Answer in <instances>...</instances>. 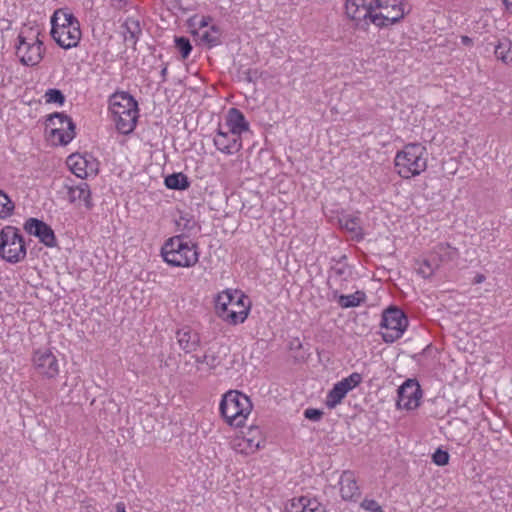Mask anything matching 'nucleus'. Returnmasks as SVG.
I'll return each mask as SVG.
<instances>
[{"instance_id": "nucleus-1", "label": "nucleus", "mask_w": 512, "mask_h": 512, "mask_svg": "<svg viewBox=\"0 0 512 512\" xmlns=\"http://www.w3.org/2000/svg\"><path fill=\"white\" fill-rule=\"evenodd\" d=\"M215 311L223 321L237 325L248 317L250 302L243 292L226 289L215 298Z\"/></svg>"}, {"instance_id": "nucleus-2", "label": "nucleus", "mask_w": 512, "mask_h": 512, "mask_svg": "<svg viewBox=\"0 0 512 512\" xmlns=\"http://www.w3.org/2000/svg\"><path fill=\"white\" fill-rule=\"evenodd\" d=\"M51 36L64 49L76 47L81 40V29L78 19L67 8L54 11L50 19Z\"/></svg>"}, {"instance_id": "nucleus-3", "label": "nucleus", "mask_w": 512, "mask_h": 512, "mask_svg": "<svg viewBox=\"0 0 512 512\" xmlns=\"http://www.w3.org/2000/svg\"><path fill=\"white\" fill-rule=\"evenodd\" d=\"M109 110L119 133L127 135L134 131L139 110L137 101L129 93H114L109 98Z\"/></svg>"}, {"instance_id": "nucleus-4", "label": "nucleus", "mask_w": 512, "mask_h": 512, "mask_svg": "<svg viewBox=\"0 0 512 512\" xmlns=\"http://www.w3.org/2000/svg\"><path fill=\"white\" fill-rule=\"evenodd\" d=\"M161 256L168 265L173 267H193L199 260L197 244L183 234L166 240L161 248Z\"/></svg>"}, {"instance_id": "nucleus-5", "label": "nucleus", "mask_w": 512, "mask_h": 512, "mask_svg": "<svg viewBox=\"0 0 512 512\" xmlns=\"http://www.w3.org/2000/svg\"><path fill=\"white\" fill-rule=\"evenodd\" d=\"M250 398L242 392L230 390L221 399L219 411L225 422L232 427H242L252 411Z\"/></svg>"}, {"instance_id": "nucleus-6", "label": "nucleus", "mask_w": 512, "mask_h": 512, "mask_svg": "<svg viewBox=\"0 0 512 512\" xmlns=\"http://www.w3.org/2000/svg\"><path fill=\"white\" fill-rule=\"evenodd\" d=\"M395 168L399 176L409 179L425 171L427 151L420 143H411L398 151L395 156Z\"/></svg>"}, {"instance_id": "nucleus-7", "label": "nucleus", "mask_w": 512, "mask_h": 512, "mask_svg": "<svg viewBox=\"0 0 512 512\" xmlns=\"http://www.w3.org/2000/svg\"><path fill=\"white\" fill-rule=\"evenodd\" d=\"M27 255L26 245L20 230L6 225L0 230V257L10 264L22 262Z\"/></svg>"}, {"instance_id": "nucleus-8", "label": "nucleus", "mask_w": 512, "mask_h": 512, "mask_svg": "<svg viewBox=\"0 0 512 512\" xmlns=\"http://www.w3.org/2000/svg\"><path fill=\"white\" fill-rule=\"evenodd\" d=\"M371 23L379 28L400 22L409 10L403 0H372Z\"/></svg>"}, {"instance_id": "nucleus-9", "label": "nucleus", "mask_w": 512, "mask_h": 512, "mask_svg": "<svg viewBox=\"0 0 512 512\" xmlns=\"http://www.w3.org/2000/svg\"><path fill=\"white\" fill-rule=\"evenodd\" d=\"M75 126L67 115L55 113L46 123L47 139L52 145H67L75 136Z\"/></svg>"}, {"instance_id": "nucleus-10", "label": "nucleus", "mask_w": 512, "mask_h": 512, "mask_svg": "<svg viewBox=\"0 0 512 512\" xmlns=\"http://www.w3.org/2000/svg\"><path fill=\"white\" fill-rule=\"evenodd\" d=\"M16 55L21 63L26 66H35L40 63L44 55V47L43 42L39 39V33L34 31L28 35L20 33Z\"/></svg>"}, {"instance_id": "nucleus-11", "label": "nucleus", "mask_w": 512, "mask_h": 512, "mask_svg": "<svg viewBox=\"0 0 512 512\" xmlns=\"http://www.w3.org/2000/svg\"><path fill=\"white\" fill-rule=\"evenodd\" d=\"M408 326L404 312L397 307H390L382 314L381 335L386 343H393L402 337Z\"/></svg>"}, {"instance_id": "nucleus-12", "label": "nucleus", "mask_w": 512, "mask_h": 512, "mask_svg": "<svg viewBox=\"0 0 512 512\" xmlns=\"http://www.w3.org/2000/svg\"><path fill=\"white\" fill-rule=\"evenodd\" d=\"M34 369L43 377L55 378L59 374V363L56 355L49 348H39L33 352Z\"/></svg>"}, {"instance_id": "nucleus-13", "label": "nucleus", "mask_w": 512, "mask_h": 512, "mask_svg": "<svg viewBox=\"0 0 512 512\" xmlns=\"http://www.w3.org/2000/svg\"><path fill=\"white\" fill-rule=\"evenodd\" d=\"M71 172L80 179L95 176L99 170L98 160L91 154H72L67 158Z\"/></svg>"}, {"instance_id": "nucleus-14", "label": "nucleus", "mask_w": 512, "mask_h": 512, "mask_svg": "<svg viewBox=\"0 0 512 512\" xmlns=\"http://www.w3.org/2000/svg\"><path fill=\"white\" fill-rule=\"evenodd\" d=\"M213 144L219 152L227 156L238 153L243 147L242 137L230 132L222 124H219L215 131Z\"/></svg>"}, {"instance_id": "nucleus-15", "label": "nucleus", "mask_w": 512, "mask_h": 512, "mask_svg": "<svg viewBox=\"0 0 512 512\" xmlns=\"http://www.w3.org/2000/svg\"><path fill=\"white\" fill-rule=\"evenodd\" d=\"M362 382V375L354 372L337 382L326 396L325 404L328 408H335L345 396Z\"/></svg>"}, {"instance_id": "nucleus-16", "label": "nucleus", "mask_w": 512, "mask_h": 512, "mask_svg": "<svg viewBox=\"0 0 512 512\" xmlns=\"http://www.w3.org/2000/svg\"><path fill=\"white\" fill-rule=\"evenodd\" d=\"M422 393L417 381L408 379L398 388L397 406L404 409H415L420 403Z\"/></svg>"}, {"instance_id": "nucleus-17", "label": "nucleus", "mask_w": 512, "mask_h": 512, "mask_svg": "<svg viewBox=\"0 0 512 512\" xmlns=\"http://www.w3.org/2000/svg\"><path fill=\"white\" fill-rule=\"evenodd\" d=\"M263 442L259 427H250L243 437H237L232 442V448L235 452L250 455L255 453Z\"/></svg>"}, {"instance_id": "nucleus-18", "label": "nucleus", "mask_w": 512, "mask_h": 512, "mask_svg": "<svg viewBox=\"0 0 512 512\" xmlns=\"http://www.w3.org/2000/svg\"><path fill=\"white\" fill-rule=\"evenodd\" d=\"M61 193L71 204L80 205L83 203L87 209L93 207L91 191L89 185L85 182H81L77 185L65 183Z\"/></svg>"}, {"instance_id": "nucleus-19", "label": "nucleus", "mask_w": 512, "mask_h": 512, "mask_svg": "<svg viewBox=\"0 0 512 512\" xmlns=\"http://www.w3.org/2000/svg\"><path fill=\"white\" fill-rule=\"evenodd\" d=\"M25 231L37 237L41 243L47 247H54L56 245V237L53 229L37 218H29L24 223Z\"/></svg>"}, {"instance_id": "nucleus-20", "label": "nucleus", "mask_w": 512, "mask_h": 512, "mask_svg": "<svg viewBox=\"0 0 512 512\" xmlns=\"http://www.w3.org/2000/svg\"><path fill=\"white\" fill-rule=\"evenodd\" d=\"M345 9L347 16L356 21L361 22L369 19L371 23L372 0L367 4L365 0H346Z\"/></svg>"}, {"instance_id": "nucleus-21", "label": "nucleus", "mask_w": 512, "mask_h": 512, "mask_svg": "<svg viewBox=\"0 0 512 512\" xmlns=\"http://www.w3.org/2000/svg\"><path fill=\"white\" fill-rule=\"evenodd\" d=\"M223 127L240 137L250 130V124L244 114L237 108H230L225 116Z\"/></svg>"}, {"instance_id": "nucleus-22", "label": "nucleus", "mask_w": 512, "mask_h": 512, "mask_svg": "<svg viewBox=\"0 0 512 512\" xmlns=\"http://www.w3.org/2000/svg\"><path fill=\"white\" fill-rule=\"evenodd\" d=\"M286 512H325V508L316 498L300 496L291 499Z\"/></svg>"}, {"instance_id": "nucleus-23", "label": "nucleus", "mask_w": 512, "mask_h": 512, "mask_svg": "<svg viewBox=\"0 0 512 512\" xmlns=\"http://www.w3.org/2000/svg\"><path fill=\"white\" fill-rule=\"evenodd\" d=\"M352 276V268L345 261H337L330 270L328 284L332 288L337 286L343 287V283L348 282Z\"/></svg>"}, {"instance_id": "nucleus-24", "label": "nucleus", "mask_w": 512, "mask_h": 512, "mask_svg": "<svg viewBox=\"0 0 512 512\" xmlns=\"http://www.w3.org/2000/svg\"><path fill=\"white\" fill-rule=\"evenodd\" d=\"M176 339L180 348L186 353L195 351L200 342L199 335L187 327L176 332Z\"/></svg>"}, {"instance_id": "nucleus-25", "label": "nucleus", "mask_w": 512, "mask_h": 512, "mask_svg": "<svg viewBox=\"0 0 512 512\" xmlns=\"http://www.w3.org/2000/svg\"><path fill=\"white\" fill-rule=\"evenodd\" d=\"M339 484L341 496L343 499L350 500L359 494V487L352 472H343L340 477Z\"/></svg>"}, {"instance_id": "nucleus-26", "label": "nucleus", "mask_w": 512, "mask_h": 512, "mask_svg": "<svg viewBox=\"0 0 512 512\" xmlns=\"http://www.w3.org/2000/svg\"><path fill=\"white\" fill-rule=\"evenodd\" d=\"M121 27L125 42L135 45L142 34L140 21L134 17H127Z\"/></svg>"}, {"instance_id": "nucleus-27", "label": "nucleus", "mask_w": 512, "mask_h": 512, "mask_svg": "<svg viewBox=\"0 0 512 512\" xmlns=\"http://www.w3.org/2000/svg\"><path fill=\"white\" fill-rule=\"evenodd\" d=\"M195 34L199 37L202 44H205L210 48L221 43L222 31L217 25H211L207 29L196 31Z\"/></svg>"}, {"instance_id": "nucleus-28", "label": "nucleus", "mask_w": 512, "mask_h": 512, "mask_svg": "<svg viewBox=\"0 0 512 512\" xmlns=\"http://www.w3.org/2000/svg\"><path fill=\"white\" fill-rule=\"evenodd\" d=\"M332 293L334 298H337L338 304L345 309L358 307L366 300V295L363 291H356L353 294L343 295L338 294V289H335Z\"/></svg>"}, {"instance_id": "nucleus-29", "label": "nucleus", "mask_w": 512, "mask_h": 512, "mask_svg": "<svg viewBox=\"0 0 512 512\" xmlns=\"http://www.w3.org/2000/svg\"><path fill=\"white\" fill-rule=\"evenodd\" d=\"M178 231L187 234L197 233L200 230L194 216L188 212H179V216L175 219Z\"/></svg>"}, {"instance_id": "nucleus-30", "label": "nucleus", "mask_w": 512, "mask_h": 512, "mask_svg": "<svg viewBox=\"0 0 512 512\" xmlns=\"http://www.w3.org/2000/svg\"><path fill=\"white\" fill-rule=\"evenodd\" d=\"M226 355L224 349L219 346H211L203 355V362L208 370H213L221 365Z\"/></svg>"}, {"instance_id": "nucleus-31", "label": "nucleus", "mask_w": 512, "mask_h": 512, "mask_svg": "<svg viewBox=\"0 0 512 512\" xmlns=\"http://www.w3.org/2000/svg\"><path fill=\"white\" fill-rule=\"evenodd\" d=\"M497 59L505 64H512V42L509 39H502L494 50Z\"/></svg>"}, {"instance_id": "nucleus-32", "label": "nucleus", "mask_w": 512, "mask_h": 512, "mask_svg": "<svg viewBox=\"0 0 512 512\" xmlns=\"http://www.w3.org/2000/svg\"><path fill=\"white\" fill-rule=\"evenodd\" d=\"M165 186L173 190H185L189 187L188 177L183 173H173L165 177Z\"/></svg>"}, {"instance_id": "nucleus-33", "label": "nucleus", "mask_w": 512, "mask_h": 512, "mask_svg": "<svg viewBox=\"0 0 512 512\" xmlns=\"http://www.w3.org/2000/svg\"><path fill=\"white\" fill-rule=\"evenodd\" d=\"M340 224L345 230L350 232L353 236L357 238L363 237L359 218L351 216L343 217L340 220Z\"/></svg>"}, {"instance_id": "nucleus-34", "label": "nucleus", "mask_w": 512, "mask_h": 512, "mask_svg": "<svg viewBox=\"0 0 512 512\" xmlns=\"http://www.w3.org/2000/svg\"><path fill=\"white\" fill-rule=\"evenodd\" d=\"M15 203L0 189V219H7L14 214Z\"/></svg>"}, {"instance_id": "nucleus-35", "label": "nucleus", "mask_w": 512, "mask_h": 512, "mask_svg": "<svg viewBox=\"0 0 512 512\" xmlns=\"http://www.w3.org/2000/svg\"><path fill=\"white\" fill-rule=\"evenodd\" d=\"M46 103H56L62 106L65 102V96L59 89H48L44 95Z\"/></svg>"}, {"instance_id": "nucleus-36", "label": "nucleus", "mask_w": 512, "mask_h": 512, "mask_svg": "<svg viewBox=\"0 0 512 512\" xmlns=\"http://www.w3.org/2000/svg\"><path fill=\"white\" fill-rule=\"evenodd\" d=\"M175 45H176V48L181 53L182 58L183 59L188 58V56L190 55V53L192 51V45H191L189 39L186 37H177V38H175Z\"/></svg>"}, {"instance_id": "nucleus-37", "label": "nucleus", "mask_w": 512, "mask_h": 512, "mask_svg": "<svg viewBox=\"0 0 512 512\" xmlns=\"http://www.w3.org/2000/svg\"><path fill=\"white\" fill-rule=\"evenodd\" d=\"M417 271L423 278H429L434 273V266L428 260H424L420 263Z\"/></svg>"}, {"instance_id": "nucleus-38", "label": "nucleus", "mask_w": 512, "mask_h": 512, "mask_svg": "<svg viewBox=\"0 0 512 512\" xmlns=\"http://www.w3.org/2000/svg\"><path fill=\"white\" fill-rule=\"evenodd\" d=\"M361 507L368 512H383L382 507L374 499H364L361 503Z\"/></svg>"}, {"instance_id": "nucleus-39", "label": "nucleus", "mask_w": 512, "mask_h": 512, "mask_svg": "<svg viewBox=\"0 0 512 512\" xmlns=\"http://www.w3.org/2000/svg\"><path fill=\"white\" fill-rule=\"evenodd\" d=\"M433 462L437 465L448 464V452L438 449L432 456Z\"/></svg>"}, {"instance_id": "nucleus-40", "label": "nucleus", "mask_w": 512, "mask_h": 512, "mask_svg": "<svg viewBox=\"0 0 512 512\" xmlns=\"http://www.w3.org/2000/svg\"><path fill=\"white\" fill-rule=\"evenodd\" d=\"M322 414L323 413L320 410L314 408H307L304 411L305 418L311 421H319L322 417Z\"/></svg>"}, {"instance_id": "nucleus-41", "label": "nucleus", "mask_w": 512, "mask_h": 512, "mask_svg": "<svg viewBox=\"0 0 512 512\" xmlns=\"http://www.w3.org/2000/svg\"><path fill=\"white\" fill-rule=\"evenodd\" d=\"M212 18L209 17V16H203L201 17L199 23H198V30L197 31H202L204 29H207L209 28L212 24Z\"/></svg>"}, {"instance_id": "nucleus-42", "label": "nucleus", "mask_w": 512, "mask_h": 512, "mask_svg": "<svg viewBox=\"0 0 512 512\" xmlns=\"http://www.w3.org/2000/svg\"><path fill=\"white\" fill-rule=\"evenodd\" d=\"M485 279H486L485 275L478 273L474 276L472 283L473 284H481L485 281Z\"/></svg>"}, {"instance_id": "nucleus-43", "label": "nucleus", "mask_w": 512, "mask_h": 512, "mask_svg": "<svg viewBox=\"0 0 512 512\" xmlns=\"http://www.w3.org/2000/svg\"><path fill=\"white\" fill-rule=\"evenodd\" d=\"M506 10L512 14V0H502Z\"/></svg>"}, {"instance_id": "nucleus-44", "label": "nucleus", "mask_w": 512, "mask_h": 512, "mask_svg": "<svg viewBox=\"0 0 512 512\" xmlns=\"http://www.w3.org/2000/svg\"><path fill=\"white\" fill-rule=\"evenodd\" d=\"M116 510L117 512H126L125 505L123 503H117Z\"/></svg>"}, {"instance_id": "nucleus-45", "label": "nucleus", "mask_w": 512, "mask_h": 512, "mask_svg": "<svg viewBox=\"0 0 512 512\" xmlns=\"http://www.w3.org/2000/svg\"><path fill=\"white\" fill-rule=\"evenodd\" d=\"M195 359V362L199 365H205V362H203V356H193Z\"/></svg>"}, {"instance_id": "nucleus-46", "label": "nucleus", "mask_w": 512, "mask_h": 512, "mask_svg": "<svg viewBox=\"0 0 512 512\" xmlns=\"http://www.w3.org/2000/svg\"><path fill=\"white\" fill-rule=\"evenodd\" d=\"M461 40H462V43L465 45L470 43V41H471L470 38H468L467 36H462Z\"/></svg>"}, {"instance_id": "nucleus-47", "label": "nucleus", "mask_w": 512, "mask_h": 512, "mask_svg": "<svg viewBox=\"0 0 512 512\" xmlns=\"http://www.w3.org/2000/svg\"><path fill=\"white\" fill-rule=\"evenodd\" d=\"M167 74V67H164L162 70H161V76L163 79H165V76Z\"/></svg>"}]
</instances>
